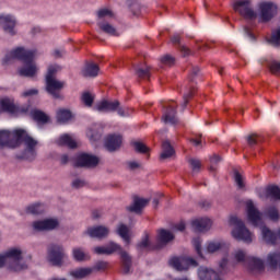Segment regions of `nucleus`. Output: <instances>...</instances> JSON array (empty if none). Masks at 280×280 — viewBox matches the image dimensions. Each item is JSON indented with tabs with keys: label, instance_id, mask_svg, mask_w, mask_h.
<instances>
[{
	"label": "nucleus",
	"instance_id": "1",
	"mask_svg": "<svg viewBox=\"0 0 280 280\" xmlns=\"http://www.w3.org/2000/svg\"><path fill=\"white\" fill-rule=\"evenodd\" d=\"M36 50L25 49V47H18L11 50L2 59V65H10L12 60H20L23 67L19 69V75L22 78H34L38 73V67L36 66Z\"/></svg>",
	"mask_w": 280,
	"mask_h": 280
},
{
	"label": "nucleus",
	"instance_id": "2",
	"mask_svg": "<svg viewBox=\"0 0 280 280\" xmlns=\"http://www.w3.org/2000/svg\"><path fill=\"white\" fill-rule=\"evenodd\" d=\"M94 253L96 255L107 256L117 253L120 257L122 275H130V270H132V256H130V254L126 252L121 245L110 241L107 245L94 247Z\"/></svg>",
	"mask_w": 280,
	"mask_h": 280
},
{
	"label": "nucleus",
	"instance_id": "3",
	"mask_svg": "<svg viewBox=\"0 0 280 280\" xmlns=\"http://www.w3.org/2000/svg\"><path fill=\"white\" fill-rule=\"evenodd\" d=\"M16 137V148H20L24 143V151L22 155H18V159H23L24 161H34L36 159V147L38 145V140L34 139L25 129H15Z\"/></svg>",
	"mask_w": 280,
	"mask_h": 280
},
{
	"label": "nucleus",
	"instance_id": "4",
	"mask_svg": "<svg viewBox=\"0 0 280 280\" xmlns=\"http://www.w3.org/2000/svg\"><path fill=\"white\" fill-rule=\"evenodd\" d=\"M5 266L12 272L27 270V265L23 262V252L19 248H11L0 255V268Z\"/></svg>",
	"mask_w": 280,
	"mask_h": 280
},
{
	"label": "nucleus",
	"instance_id": "5",
	"mask_svg": "<svg viewBox=\"0 0 280 280\" xmlns=\"http://www.w3.org/2000/svg\"><path fill=\"white\" fill-rule=\"evenodd\" d=\"M230 224L234 226L232 236L238 242L250 244L253 242V233L246 229V224L240 218L233 215L230 218Z\"/></svg>",
	"mask_w": 280,
	"mask_h": 280
},
{
	"label": "nucleus",
	"instance_id": "6",
	"mask_svg": "<svg viewBox=\"0 0 280 280\" xmlns=\"http://www.w3.org/2000/svg\"><path fill=\"white\" fill-rule=\"evenodd\" d=\"M229 264V259L223 258L219 265V273L212 269L206 267H199L198 277L200 280H223L222 275H224V269Z\"/></svg>",
	"mask_w": 280,
	"mask_h": 280
},
{
	"label": "nucleus",
	"instance_id": "7",
	"mask_svg": "<svg viewBox=\"0 0 280 280\" xmlns=\"http://www.w3.org/2000/svg\"><path fill=\"white\" fill-rule=\"evenodd\" d=\"M65 257H67V254H65V247L62 245L50 244L48 246V261L51 266H62Z\"/></svg>",
	"mask_w": 280,
	"mask_h": 280
},
{
	"label": "nucleus",
	"instance_id": "8",
	"mask_svg": "<svg viewBox=\"0 0 280 280\" xmlns=\"http://www.w3.org/2000/svg\"><path fill=\"white\" fill-rule=\"evenodd\" d=\"M234 11L237 12L244 19H257V13L253 10L250 0H237L233 4Z\"/></svg>",
	"mask_w": 280,
	"mask_h": 280
},
{
	"label": "nucleus",
	"instance_id": "9",
	"mask_svg": "<svg viewBox=\"0 0 280 280\" xmlns=\"http://www.w3.org/2000/svg\"><path fill=\"white\" fill-rule=\"evenodd\" d=\"M45 82L47 93L51 95L55 100H61L62 95L60 94V91L65 89V85L67 83L65 81L51 78L45 79Z\"/></svg>",
	"mask_w": 280,
	"mask_h": 280
},
{
	"label": "nucleus",
	"instance_id": "10",
	"mask_svg": "<svg viewBox=\"0 0 280 280\" xmlns=\"http://www.w3.org/2000/svg\"><path fill=\"white\" fill-rule=\"evenodd\" d=\"M58 219H45L34 221L32 223V229L35 233H45L47 231H54V229H58L59 226Z\"/></svg>",
	"mask_w": 280,
	"mask_h": 280
},
{
	"label": "nucleus",
	"instance_id": "11",
	"mask_svg": "<svg viewBox=\"0 0 280 280\" xmlns=\"http://www.w3.org/2000/svg\"><path fill=\"white\" fill-rule=\"evenodd\" d=\"M260 22L268 23L275 19L277 14V5L272 2H262L259 4Z\"/></svg>",
	"mask_w": 280,
	"mask_h": 280
},
{
	"label": "nucleus",
	"instance_id": "12",
	"mask_svg": "<svg viewBox=\"0 0 280 280\" xmlns=\"http://www.w3.org/2000/svg\"><path fill=\"white\" fill-rule=\"evenodd\" d=\"M16 129L13 131L10 130H0V150L3 148H16Z\"/></svg>",
	"mask_w": 280,
	"mask_h": 280
},
{
	"label": "nucleus",
	"instance_id": "13",
	"mask_svg": "<svg viewBox=\"0 0 280 280\" xmlns=\"http://www.w3.org/2000/svg\"><path fill=\"white\" fill-rule=\"evenodd\" d=\"M97 165H100V158L89 153L79 154L74 163L75 167H97Z\"/></svg>",
	"mask_w": 280,
	"mask_h": 280
},
{
	"label": "nucleus",
	"instance_id": "14",
	"mask_svg": "<svg viewBox=\"0 0 280 280\" xmlns=\"http://www.w3.org/2000/svg\"><path fill=\"white\" fill-rule=\"evenodd\" d=\"M170 265L175 268V270H179L182 272L183 270H188L189 266H194L195 268L198 266V261L194 258H178L173 257L170 259Z\"/></svg>",
	"mask_w": 280,
	"mask_h": 280
},
{
	"label": "nucleus",
	"instance_id": "15",
	"mask_svg": "<svg viewBox=\"0 0 280 280\" xmlns=\"http://www.w3.org/2000/svg\"><path fill=\"white\" fill-rule=\"evenodd\" d=\"M0 27L5 32V34H10V36H14L16 31V19L12 15H0Z\"/></svg>",
	"mask_w": 280,
	"mask_h": 280
},
{
	"label": "nucleus",
	"instance_id": "16",
	"mask_svg": "<svg viewBox=\"0 0 280 280\" xmlns=\"http://www.w3.org/2000/svg\"><path fill=\"white\" fill-rule=\"evenodd\" d=\"M124 142V137L121 135L112 133L108 135L105 139V148L108 152H116L121 148V143Z\"/></svg>",
	"mask_w": 280,
	"mask_h": 280
},
{
	"label": "nucleus",
	"instance_id": "17",
	"mask_svg": "<svg viewBox=\"0 0 280 280\" xmlns=\"http://www.w3.org/2000/svg\"><path fill=\"white\" fill-rule=\"evenodd\" d=\"M247 218L253 226H259V222H261V212L255 208V203L253 201H247Z\"/></svg>",
	"mask_w": 280,
	"mask_h": 280
},
{
	"label": "nucleus",
	"instance_id": "18",
	"mask_svg": "<svg viewBox=\"0 0 280 280\" xmlns=\"http://www.w3.org/2000/svg\"><path fill=\"white\" fill-rule=\"evenodd\" d=\"M110 230L104 225H97L93 228H88L85 234L90 237H96V240H104V237H108Z\"/></svg>",
	"mask_w": 280,
	"mask_h": 280
},
{
	"label": "nucleus",
	"instance_id": "19",
	"mask_svg": "<svg viewBox=\"0 0 280 280\" xmlns=\"http://www.w3.org/2000/svg\"><path fill=\"white\" fill-rule=\"evenodd\" d=\"M162 120L164 124H178V118H176V105L171 104L166 106L162 116Z\"/></svg>",
	"mask_w": 280,
	"mask_h": 280
},
{
	"label": "nucleus",
	"instance_id": "20",
	"mask_svg": "<svg viewBox=\"0 0 280 280\" xmlns=\"http://www.w3.org/2000/svg\"><path fill=\"white\" fill-rule=\"evenodd\" d=\"M211 224L212 222L207 218L196 219L191 222V226L196 233H205L206 231H209Z\"/></svg>",
	"mask_w": 280,
	"mask_h": 280
},
{
	"label": "nucleus",
	"instance_id": "21",
	"mask_svg": "<svg viewBox=\"0 0 280 280\" xmlns=\"http://www.w3.org/2000/svg\"><path fill=\"white\" fill-rule=\"evenodd\" d=\"M119 101H102L101 103H98L96 105V110H98V113H115V110H117V108H119Z\"/></svg>",
	"mask_w": 280,
	"mask_h": 280
},
{
	"label": "nucleus",
	"instance_id": "22",
	"mask_svg": "<svg viewBox=\"0 0 280 280\" xmlns=\"http://www.w3.org/2000/svg\"><path fill=\"white\" fill-rule=\"evenodd\" d=\"M148 202H150V200L136 197L133 199V205L129 206L127 210L130 211V213H141L143 208L148 206Z\"/></svg>",
	"mask_w": 280,
	"mask_h": 280
},
{
	"label": "nucleus",
	"instance_id": "23",
	"mask_svg": "<svg viewBox=\"0 0 280 280\" xmlns=\"http://www.w3.org/2000/svg\"><path fill=\"white\" fill-rule=\"evenodd\" d=\"M97 26L104 34H108V36H119V32H117V28L113 26L107 21H98Z\"/></svg>",
	"mask_w": 280,
	"mask_h": 280
},
{
	"label": "nucleus",
	"instance_id": "24",
	"mask_svg": "<svg viewBox=\"0 0 280 280\" xmlns=\"http://www.w3.org/2000/svg\"><path fill=\"white\" fill-rule=\"evenodd\" d=\"M100 73V66L94 62L86 63L84 69L82 70V74L84 78H97Z\"/></svg>",
	"mask_w": 280,
	"mask_h": 280
},
{
	"label": "nucleus",
	"instance_id": "25",
	"mask_svg": "<svg viewBox=\"0 0 280 280\" xmlns=\"http://www.w3.org/2000/svg\"><path fill=\"white\" fill-rule=\"evenodd\" d=\"M70 275L74 279H86V277H91V275H93V269H91V267L79 268L72 270Z\"/></svg>",
	"mask_w": 280,
	"mask_h": 280
},
{
	"label": "nucleus",
	"instance_id": "26",
	"mask_svg": "<svg viewBox=\"0 0 280 280\" xmlns=\"http://www.w3.org/2000/svg\"><path fill=\"white\" fill-rule=\"evenodd\" d=\"M174 240V234L167 230H160L158 234V242L162 245L170 244Z\"/></svg>",
	"mask_w": 280,
	"mask_h": 280
},
{
	"label": "nucleus",
	"instance_id": "27",
	"mask_svg": "<svg viewBox=\"0 0 280 280\" xmlns=\"http://www.w3.org/2000/svg\"><path fill=\"white\" fill-rule=\"evenodd\" d=\"M171 42L173 43V45H178V49L182 56H191V49L180 44V35H174L173 37H171Z\"/></svg>",
	"mask_w": 280,
	"mask_h": 280
},
{
	"label": "nucleus",
	"instance_id": "28",
	"mask_svg": "<svg viewBox=\"0 0 280 280\" xmlns=\"http://www.w3.org/2000/svg\"><path fill=\"white\" fill-rule=\"evenodd\" d=\"M31 115L34 121H37V124H47V121H49V116H47V114L40 109L32 110Z\"/></svg>",
	"mask_w": 280,
	"mask_h": 280
},
{
	"label": "nucleus",
	"instance_id": "29",
	"mask_svg": "<svg viewBox=\"0 0 280 280\" xmlns=\"http://www.w3.org/2000/svg\"><path fill=\"white\" fill-rule=\"evenodd\" d=\"M117 235H119V237H121L126 244H130V229H128V225L124 223L118 225Z\"/></svg>",
	"mask_w": 280,
	"mask_h": 280
},
{
	"label": "nucleus",
	"instance_id": "30",
	"mask_svg": "<svg viewBox=\"0 0 280 280\" xmlns=\"http://www.w3.org/2000/svg\"><path fill=\"white\" fill-rule=\"evenodd\" d=\"M58 144L59 145H67V148H70L71 150L78 148V143L69 135L61 136L58 140Z\"/></svg>",
	"mask_w": 280,
	"mask_h": 280
},
{
	"label": "nucleus",
	"instance_id": "31",
	"mask_svg": "<svg viewBox=\"0 0 280 280\" xmlns=\"http://www.w3.org/2000/svg\"><path fill=\"white\" fill-rule=\"evenodd\" d=\"M234 183L236 184L237 189L246 191V178L237 170H234Z\"/></svg>",
	"mask_w": 280,
	"mask_h": 280
},
{
	"label": "nucleus",
	"instance_id": "32",
	"mask_svg": "<svg viewBox=\"0 0 280 280\" xmlns=\"http://www.w3.org/2000/svg\"><path fill=\"white\" fill-rule=\"evenodd\" d=\"M162 153L160 155V159H171V156H174V148H172V144L170 143V141H164L162 143Z\"/></svg>",
	"mask_w": 280,
	"mask_h": 280
},
{
	"label": "nucleus",
	"instance_id": "33",
	"mask_svg": "<svg viewBox=\"0 0 280 280\" xmlns=\"http://www.w3.org/2000/svg\"><path fill=\"white\" fill-rule=\"evenodd\" d=\"M26 213H31V215H40L45 213V205L43 203H33L26 207Z\"/></svg>",
	"mask_w": 280,
	"mask_h": 280
},
{
	"label": "nucleus",
	"instance_id": "34",
	"mask_svg": "<svg viewBox=\"0 0 280 280\" xmlns=\"http://www.w3.org/2000/svg\"><path fill=\"white\" fill-rule=\"evenodd\" d=\"M266 197L272 200H280V188L277 185H271L266 188Z\"/></svg>",
	"mask_w": 280,
	"mask_h": 280
},
{
	"label": "nucleus",
	"instance_id": "35",
	"mask_svg": "<svg viewBox=\"0 0 280 280\" xmlns=\"http://www.w3.org/2000/svg\"><path fill=\"white\" fill-rule=\"evenodd\" d=\"M136 75L141 80H150V67L148 66H138L135 68Z\"/></svg>",
	"mask_w": 280,
	"mask_h": 280
},
{
	"label": "nucleus",
	"instance_id": "36",
	"mask_svg": "<svg viewBox=\"0 0 280 280\" xmlns=\"http://www.w3.org/2000/svg\"><path fill=\"white\" fill-rule=\"evenodd\" d=\"M0 107L4 113H16V106L10 98H2L0 101Z\"/></svg>",
	"mask_w": 280,
	"mask_h": 280
},
{
	"label": "nucleus",
	"instance_id": "37",
	"mask_svg": "<svg viewBox=\"0 0 280 280\" xmlns=\"http://www.w3.org/2000/svg\"><path fill=\"white\" fill-rule=\"evenodd\" d=\"M71 117H72V114H71V110L69 109H59L57 112V120L59 121V124H67V121H69Z\"/></svg>",
	"mask_w": 280,
	"mask_h": 280
},
{
	"label": "nucleus",
	"instance_id": "38",
	"mask_svg": "<svg viewBox=\"0 0 280 280\" xmlns=\"http://www.w3.org/2000/svg\"><path fill=\"white\" fill-rule=\"evenodd\" d=\"M196 91V88H194V84H190L189 86L186 88V91L184 93V103L182 104L183 108L189 104V100L194 97V92Z\"/></svg>",
	"mask_w": 280,
	"mask_h": 280
},
{
	"label": "nucleus",
	"instance_id": "39",
	"mask_svg": "<svg viewBox=\"0 0 280 280\" xmlns=\"http://www.w3.org/2000/svg\"><path fill=\"white\" fill-rule=\"evenodd\" d=\"M131 145L135 148V151L139 154H148L150 152V148L145 145L141 141H131Z\"/></svg>",
	"mask_w": 280,
	"mask_h": 280
},
{
	"label": "nucleus",
	"instance_id": "40",
	"mask_svg": "<svg viewBox=\"0 0 280 280\" xmlns=\"http://www.w3.org/2000/svg\"><path fill=\"white\" fill-rule=\"evenodd\" d=\"M81 101L84 104V106H86L88 108H91V106H93V102H95V96H93L91 92H84L81 95Z\"/></svg>",
	"mask_w": 280,
	"mask_h": 280
},
{
	"label": "nucleus",
	"instance_id": "41",
	"mask_svg": "<svg viewBox=\"0 0 280 280\" xmlns=\"http://www.w3.org/2000/svg\"><path fill=\"white\" fill-rule=\"evenodd\" d=\"M267 67L273 75H279L280 74V61L277 60H271L267 63Z\"/></svg>",
	"mask_w": 280,
	"mask_h": 280
},
{
	"label": "nucleus",
	"instance_id": "42",
	"mask_svg": "<svg viewBox=\"0 0 280 280\" xmlns=\"http://www.w3.org/2000/svg\"><path fill=\"white\" fill-rule=\"evenodd\" d=\"M265 213L272 222H277L279 220V210L276 207L267 208Z\"/></svg>",
	"mask_w": 280,
	"mask_h": 280
},
{
	"label": "nucleus",
	"instance_id": "43",
	"mask_svg": "<svg viewBox=\"0 0 280 280\" xmlns=\"http://www.w3.org/2000/svg\"><path fill=\"white\" fill-rule=\"evenodd\" d=\"M59 71H60V66L58 65L49 66L45 80H48V78H50V80H56V73H58Z\"/></svg>",
	"mask_w": 280,
	"mask_h": 280
},
{
	"label": "nucleus",
	"instance_id": "44",
	"mask_svg": "<svg viewBox=\"0 0 280 280\" xmlns=\"http://www.w3.org/2000/svg\"><path fill=\"white\" fill-rule=\"evenodd\" d=\"M72 255L75 261H84V259H86V253L80 247L73 248Z\"/></svg>",
	"mask_w": 280,
	"mask_h": 280
},
{
	"label": "nucleus",
	"instance_id": "45",
	"mask_svg": "<svg viewBox=\"0 0 280 280\" xmlns=\"http://www.w3.org/2000/svg\"><path fill=\"white\" fill-rule=\"evenodd\" d=\"M249 264L254 270H264L265 268L264 260L259 258H255V257L250 258Z\"/></svg>",
	"mask_w": 280,
	"mask_h": 280
},
{
	"label": "nucleus",
	"instance_id": "46",
	"mask_svg": "<svg viewBox=\"0 0 280 280\" xmlns=\"http://www.w3.org/2000/svg\"><path fill=\"white\" fill-rule=\"evenodd\" d=\"M107 268H108V262L104 260H100L93 267H90V269L92 270V275L93 272H100V270H106Z\"/></svg>",
	"mask_w": 280,
	"mask_h": 280
},
{
	"label": "nucleus",
	"instance_id": "47",
	"mask_svg": "<svg viewBox=\"0 0 280 280\" xmlns=\"http://www.w3.org/2000/svg\"><path fill=\"white\" fill-rule=\"evenodd\" d=\"M223 246H224V244L221 242H210V243H208L207 252L208 253H217V250H220V248H222Z\"/></svg>",
	"mask_w": 280,
	"mask_h": 280
},
{
	"label": "nucleus",
	"instance_id": "48",
	"mask_svg": "<svg viewBox=\"0 0 280 280\" xmlns=\"http://www.w3.org/2000/svg\"><path fill=\"white\" fill-rule=\"evenodd\" d=\"M192 246L195 247V250L199 257L202 259V241L200 238H194L192 240Z\"/></svg>",
	"mask_w": 280,
	"mask_h": 280
},
{
	"label": "nucleus",
	"instance_id": "49",
	"mask_svg": "<svg viewBox=\"0 0 280 280\" xmlns=\"http://www.w3.org/2000/svg\"><path fill=\"white\" fill-rule=\"evenodd\" d=\"M106 16L113 19V11L108 9H101L97 11V19H100V21H102V19H106Z\"/></svg>",
	"mask_w": 280,
	"mask_h": 280
},
{
	"label": "nucleus",
	"instance_id": "50",
	"mask_svg": "<svg viewBox=\"0 0 280 280\" xmlns=\"http://www.w3.org/2000/svg\"><path fill=\"white\" fill-rule=\"evenodd\" d=\"M162 65H166V67H172L176 62V59L172 57V55H165L161 58Z\"/></svg>",
	"mask_w": 280,
	"mask_h": 280
},
{
	"label": "nucleus",
	"instance_id": "51",
	"mask_svg": "<svg viewBox=\"0 0 280 280\" xmlns=\"http://www.w3.org/2000/svg\"><path fill=\"white\" fill-rule=\"evenodd\" d=\"M148 246H150V237L145 235V237H143L141 242L138 243L137 250H144V248H148Z\"/></svg>",
	"mask_w": 280,
	"mask_h": 280
},
{
	"label": "nucleus",
	"instance_id": "52",
	"mask_svg": "<svg viewBox=\"0 0 280 280\" xmlns=\"http://www.w3.org/2000/svg\"><path fill=\"white\" fill-rule=\"evenodd\" d=\"M198 75H200V68L192 67L190 74L188 77V82L192 83L196 80V78H198Z\"/></svg>",
	"mask_w": 280,
	"mask_h": 280
},
{
	"label": "nucleus",
	"instance_id": "53",
	"mask_svg": "<svg viewBox=\"0 0 280 280\" xmlns=\"http://www.w3.org/2000/svg\"><path fill=\"white\" fill-rule=\"evenodd\" d=\"M220 161H222V158H220V155H213L211 159H210V172H215L217 167L215 165H218V163H220Z\"/></svg>",
	"mask_w": 280,
	"mask_h": 280
},
{
	"label": "nucleus",
	"instance_id": "54",
	"mask_svg": "<svg viewBox=\"0 0 280 280\" xmlns=\"http://www.w3.org/2000/svg\"><path fill=\"white\" fill-rule=\"evenodd\" d=\"M189 165L191 166L192 172H199L201 167L200 160L190 159L188 161Z\"/></svg>",
	"mask_w": 280,
	"mask_h": 280
},
{
	"label": "nucleus",
	"instance_id": "55",
	"mask_svg": "<svg viewBox=\"0 0 280 280\" xmlns=\"http://www.w3.org/2000/svg\"><path fill=\"white\" fill-rule=\"evenodd\" d=\"M85 185H86V182H84V179H74L72 182V187L74 189H80V188L84 187Z\"/></svg>",
	"mask_w": 280,
	"mask_h": 280
},
{
	"label": "nucleus",
	"instance_id": "56",
	"mask_svg": "<svg viewBox=\"0 0 280 280\" xmlns=\"http://www.w3.org/2000/svg\"><path fill=\"white\" fill-rule=\"evenodd\" d=\"M235 259L238 262L245 261L246 259V253H244V250L240 249L235 253Z\"/></svg>",
	"mask_w": 280,
	"mask_h": 280
},
{
	"label": "nucleus",
	"instance_id": "57",
	"mask_svg": "<svg viewBox=\"0 0 280 280\" xmlns=\"http://www.w3.org/2000/svg\"><path fill=\"white\" fill-rule=\"evenodd\" d=\"M247 143L248 145H250V148H253V145H257V136L255 135L248 136Z\"/></svg>",
	"mask_w": 280,
	"mask_h": 280
},
{
	"label": "nucleus",
	"instance_id": "58",
	"mask_svg": "<svg viewBox=\"0 0 280 280\" xmlns=\"http://www.w3.org/2000/svg\"><path fill=\"white\" fill-rule=\"evenodd\" d=\"M244 33L245 35L250 38L252 40H257V37H255V34H253V32L250 31L249 27L245 26L244 27Z\"/></svg>",
	"mask_w": 280,
	"mask_h": 280
},
{
	"label": "nucleus",
	"instance_id": "59",
	"mask_svg": "<svg viewBox=\"0 0 280 280\" xmlns=\"http://www.w3.org/2000/svg\"><path fill=\"white\" fill-rule=\"evenodd\" d=\"M32 95H38V90L32 89L23 92V97H30Z\"/></svg>",
	"mask_w": 280,
	"mask_h": 280
},
{
	"label": "nucleus",
	"instance_id": "60",
	"mask_svg": "<svg viewBox=\"0 0 280 280\" xmlns=\"http://www.w3.org/2000/svg\"><path fill=\"white\" fill-rule=\"evenodd\" d=\"M129 170H138V167H141V164L138 162H128Z\"/></svg>",
	"mask_w": 280,
	"mask_h": 280
},
{
	"label": "nucleus",
	"instance_id": "61",
	"mask_svg": "<svg viewBox=\"0 0 280 280\" xmlns=\"http://www.w3.org/2000/svg\"><path fill=\"white\" fill-rule=\"evenodd\" d=\"M197 49H199L200 51H207V49H209V45L207 44H197Z\"/></svg>",
	"mask_w": 280,
	"mask_h": 280
},
{
	"label": "nucleus",
	"instance_id": "62",
	"mask_svg": "<svg viewBox=\"0 0 280 280\" xmlns=\"http://www.w3.org/2000/svg\"><path fill=\"white\" fill-rule=\"evenodd\" d=\"M62 54H65V50H58L56 49L52 55L55 58H62Z\"/></svg>",
	"mask_w": 280,
	"mask_h": 280
},
{
	"label": "nucleus",
	"instance_id": "63",
	"mask_svg": "<svg viewBox=\"0 0 280 280\" xmlns=\"http://www.w3.org/2000/svg\"><path fill=\"white\" fill-rule=\"evenodd\" d=\"M101 215H102V213H100V210H94V211L92 212V218H93V220L100 219Z\"/></svg>",
	"mask_w": 280,
	"mask_h": 280
},
{
	"label": "nucleus",
	"instance_id": "64",
	"mask_svg": "<svg viewBox=\"0 0 280 280\" xmlns=\"http://www.w3.org/2000/svg\"><path fill=\"white\" fill-rule=\"evenodd\" d=\"M175 229H176L177 231H185V222L177 223V224L175 225Z\"/></svg>",
	"mask_w": 280,
	"mask_h": 280
}]
</instances>
